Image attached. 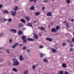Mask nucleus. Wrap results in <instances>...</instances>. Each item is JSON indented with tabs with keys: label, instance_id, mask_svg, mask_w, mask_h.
<instances>
[{
	"label": "nucleus",
	"instance_id": "nucleus-50",
	"mask_svg": "<svg viewBox=\"0 0 74 74\" xmlns=\"http://www.w3.org/2000/svg\"><path fill=\"white\" fill-rule=\"evenodd\" d=\"M72 41L73 42H74V38H73L72 40Z\"/></svg>",
	"mask_w": 74,
	"mask_h": 74
},
{
	"label": "nucleus",
	"instance_id": "nucleus-23",
	"mask_svg": "<svg viewBox=\"0 0 74 74\" xmlns=\"http://www.w3.org/2000/svg\"><path fill=\"white\" fill-rule=\"evenodd\" d=\"M51 15H52V14H51V13L50 12H48L47 14V16H51Z\"/></svg>",
	"mask_w": 74,
	"mask_h": 74
},
{
	"label": "nucleus",
	"instance_id": "nucleus-18",
	"mask_svg": "<svg viewBox=\"0 0 74 74\" xmlns=\"http://www.w3.org/2000/svg\"><path fill=\"white\" fill-rule=\"evenodd\" d=\"M31 10H34V6H32L30 8Z\"/></svg>",
	"mask_w": 74,
	"mask_h": 74
},
{
	"label": "nucleus",
	"instance_id": "nucleus-55",
	"mask_svg": "<svg viewBox=\"0 0 74 74\" xmlns=\"http://www.w3.org/2000/svg\"><path fill=\"white\" fill-rule=\"evenodd\" d=\"M69 21H71V18H69Z\"/></svg>",
	"mask_w": 74,
	"mask_h": 74
},
{
	"label": "nucleus",
	"instance_id": "nucleus-56",
	"mask_svg": "<svg viewBox=\"0 0 74 74\" xmlns=\"http://www.w3.org/2000/svg\"><path fill=\"white\" fill-rule=\"evenodd\" d=\"M73 36H74V32H73Z\"/></svg>",
	"mask_w": 74,
	"mask_h": 74
},
{
	"label": "nucleus",
	"instance_id": "nucleus-43",
	"mask_svg": "<svg viewBox=\"0 0 74 74\" xmlns=\"http://www.w3.org/2000/svg\"><path fill=\"white\" fill-rule=\"evenodd\" d=\"M43 46L41 45V46H40L39 47V48H40V49L42 48H43Z\"/></svg>",
	"mask_w": 74,
	"mask_h": 74
},
{
	"label": "nucleus",
	"instance_id": "nucleus-52",
	"mask_svg": "<svg viewBox=\"0 0 74 74\" xmlns=\"http://www.w3.org/2000/svg\"><path fill=\"white\" fill-rule=\"evenodd\" d=\"M30 52V50H28L27 51V52Z\"/></svg>",
	"mask_w": 74,
	"mask_h": 74
},
{
	"label": "nucleus",
	"instance_id": "nucleus-39",
	"mask_svg": "<svg viewBox=\"0 0 74 74\" xmlns=\"http://www.w3.org/2000/svg\"><path fill=\"white\" fill-rule=\"evenodd\" d=\"M7 20L5 18H4L3 20V22H6Z\"/></svg>",
	"mask_w": 74,
	"mask_h": 74
},
{
	"label": "nucleus",
	"instance_id": "nucleus-24",
	"mask_svg": "<svg viewBox=\"0 0 74 74\" xmlns=\"http://www.w3.org/2000/svg\"><path fill=\"white\" fill-rule=\"evenodd\" d=\"M20 21L21 22H23V23H25V19H21L20 20Z\"/></svg>",
	"mask_w": 74,
	"mask_h": 74
},
{
	"label": "nucleus",
	"instance_id": "nucleus-21",
	"mask_svg": "<svg viewBox=\"0 0 74 74\" xmlns=\"http://www.w3.org/2000/svg\"><path fill=\"white\" fill-rule=\"evenodd\" d=\"M12 70L13 71H14L15 72H17V71H18V70L16 68H13Z\"/></svg>",
	"mask_w": 74,
	"mask_h": 74
},
{
	"label": "nucleus",
	"instance_id": "nucleus-12",
	"mask_svg": "<svg viewBox=\"0 0 74 74\" xmlns=\"http://www.w3.org/2000/svg\"><path fill=\"white\" fill-rule=\"evenodd\" d=\"M27 40L29 41H34V39H33L32 38H29L27 39Z\"/></svg>",
	"mask_w": 74,
	"mask_h": 74
},
{
	"label": "nucleus",
	"instance_id": "nucleus-16",
	"mask_svg": "<svg viewBox=\"0 0 74 74\" xmlns=\"http://www.w3.org/2000/svg\"><path fill=\"white\" fill-rule=\"evenodd\" d=\"M27 26L30 27H32V23H28L27 24Z\"/></svg>",
	"mask_w": 74,
	"mask_h": 74
},
{
	"label": "nucleus",
	"instance_id": "nucleus-15",
	"mask_svg": "<svg viewBox=\"0 0 74 74\" xmlns=\"http://www.w3.org/2000/svg\"><path fill=\"white\" fill-rule=\"evenodd\" d=\"M63 73H64V71H63L61 70L59 72V74H63Z\"/></svg>",
	"mask_w": 74,
	"mask_h": 74
},
{
	"label": "nucleus",
	"instance_id": "nucleus-34",
	"mask_svg": "<svg viewBox=\"0 0 74 74\" xmlns=\"http://www.w3.org/2000/svg\"><path fill=\"white\" fill-rule=\"evenodd\" d=\"M6 53H10V51H9V50L7 49L6 50Z\"/></svg>",
	"mask_w": 74,
	"mask_h": 74
},
{
	"label": "nucleus",
	"instance_id": "nucleus-25",
	"mask_svg": "<svg viewBox=\"0 0 74 74\" xmlns=\"http://www.w3.org/2000/svg\"><path fill=\"white\" fill-rule=\"evenodd\" d=\"M22 33V32L21 31H18V34L19 35H21Z\"/></svg>",
	"mask_w": 74,
	"mask_h": 74
},
{
	"label": "nucleus",
	"instance_id": "nucleus-9",
	"mask_svg": "<svg viewBox=\"0 0 74 74\" xmlns=\"http://www.w3.org/2000/svg\"><path fill=\"white\" fill-rule=\"evenodd\" d=\"M46 40L50 42H51L52 41V39L51 38H46Z\"/></svg>",
	"mask_w": 74,
	"mask_h": 74
},
{
	"label": "nucleus",
	"instance_id": "nucleus-59",
	"mask_svg": "<svg viewBox=\"0 0 74 74\" xmlns=\"http://www.w3.org/2000/svg\"><path fill=\"white\" fill-rule=\"evenodd\" d=\"M44 74H47L46 73H45Z\"/></svg>",
	"mask_w": 74,
	"mask_h": 74
},
{
	"label": "nucleus",
	"instance_id": "nucleus-60",
	"mask_svg": "<svg viewBox=\"0 0 74 74\" xmlns=\"http://www.w3.org/2000/svg\"><path fill=\"white\" fill-rule=\"evenodd\" d=\"M16 1H17L18 0H16Z\"/></svg>",
	"mask_w": 74,
	"mask_h": 74
},
{
	"label": "nucleus",
	"instance_id": "nucleus-61",
	"mask_svg": "<svg viewBox=\"0 0 74 74\" xmlns=\"http://www.w3.org/2000/svg\"><path fill=\"white\" fill-rule=\"evenodd\" d=\"M73 28H74V27H73Z\"/></svg>",
	"mask_w": 74,
	"mask_h": 74
},
{
	"label": "nucleus",
	"instance_id": "nucleus-42",
	"mask_svg": "<svg viewBox=\"0 0 74 74\" xmlns=\"http://www.w3.org/2000/svg\"><path fill=\"white\" fill-rule=\"evenodd\" d=\"M23 26V24L22 23H21L20 24V26H19V27H20L21 26Z\"/></svg>",
	"mask_w": 74,
	"mask_h": 74
},
{
	"label": "nucleus",
	"instance_id": "nucleus-6",
	"mask_svg": "<svg viewBox=\"0 0 74 74\" xmlns=\"http://www.w3.org/2000/svg\"><path fill=\"white\" fill-rule=\"evenodd\" d=\"M56 31V30L55 29V28H52L51 30V32H52V33H54Z\"/></svg>",
	"mask_w": 74,
	"mask_h": 74
},
{
	"label": "nucleus",
	"instance_id": "nucleus-10",
	"mask_svg": "<svg viewBox=\"0 0 74 74\" xmlns=\"http://www.w3.org/2000/svg\"><path fill=\"white\" fill-rule=\"evenodd\" d=\"M16 12H12L11 13V14L12 16H15L16 15Z\"/></svg>",
	"mask_w": 74,
	"mask_h": 74
},
{
	"label": "nucleus",
	"instance_id": "nucleus-47",
	"mask_svg": "<svg viewBox=\"0 0 74 74\" xmlns=\"http://www.w3.org/2000/svg\"><path fill=\"white\" fill-rule=\"evenodd\" d=\"M2 7V5L0 4V8H1Z\"/></svg>",
	"mask_w": 74,
	"mask_h": 74
},
{
	"label": "nucleus",
	"instance_id": "nucleus-7",
	"mask_svg": "<svg viewBox=\"0 0 74 74\" xmlns=\"http://www.w3.org/2000/svg\"><path fill=\"white\" fill-rule=\"evenodd\" d=\"M19 60L20 61H22L23 60V56L22 55H21L20 56Z\"/></svg>",
	"mask_w": 74,
	"mask_h": 74
},
{
	"label": "nucleus",
	"instance_id": "nucleus-41",
	"mask_svg": "<svg viewBox=\"0 0 74 74\" xmlns=\"http://www.w3.org/2000/svg\"><path fill=\"white\" fill-rule=\"evenodd\" d=\"M73 49H72V48L70 49L69 51L70 52H72V51H73Z\"/></svg>",
	"mask_w": 74,
	"mask_h": 74
},
{
	"label": "nucleus",
	"instance_id": "nucleus-57",
	"mask_svg": "<svg viewBox=\"0 0 74 74\" xmlns=\"http://www.w3.org/2000/svg\"><path fill=\"white\" fill-rule=\"evenodd\" d=\"M26 29V28H24V29H23V30H24V29Z\"/></svg>",
	"mask_w": 74,
	"mask_h": 74
},
{
	"label": "nucleus",
	"instance_id": "nucleus-1",
	"mask_svg": "<svg viewBox=\"0 0 74 74\" xmlns=\"http://www.w3.org/2000/svg\"><path fill=\"white\" fill-rule=\"evenodd\" d=\"M13 60L14 62L13 64L14 66H18V65H19V61L18 60L15 58H14L13 59Z\"/></svg>",
	"mask_w": 74,
	"mask_h": 74
},
{
	"label": "nucleus",
	"instance_id": "nucleus-40",
	"mask_svg": "<svg viewBox=\"0 0 74 74\" xmlns=\"http://www.w3.org/2000/svg\"><path fill=\"white\" fill-rule=\"evenodd\" d=\"M64 74H69V72L66 71H65L64 72Z\"/></svg>",
	"mask_w": 74,
	"mask_h": 74
},
{
	"label": "nucleus",
	"instance_id": "nucleus-4",
	"mask_svg": "<svg viewBox=\"0 0 74 74\" xmlns=\"http://www.w3.org/2000/svg\"><path fill=\"white\" fill-rule=\"evenodd\" d=\"M38 28L39 29V30H42V31H44V30H45V28L43 27H38Z\"/></svg>",
	"mask_w": 74,
	"mask_h": 74
},
{
	"label": "nucleus",
	"instance_id": "nucleus-53",
	"mask_svg": "<svg viewBox=\"0 0 74 74\" xmlns=\"http://www.w3.org/2000/svg\"><path fill=\"white\" fill-rule=\"evenodd\" d=\"M45 7H43V8L42 10H45Z\"/></svg>",
	"mask_w": 74,
	"mask_h": 74
},
{
	"label": "nucleus",
	"instance_id": "nucleus-38",
	"mask_svg": "<svg viewBox=\"0 0 74 74\" xmlns=\"http://www.w3.org/2000/svg\"><path fill=\"white\" fill-rule=\"evenodd\" d=\"M3 33H1L0 34V37H1L3 36Z\"/></svg>",
	"mask_w": 74,
	"mask_h": 74
},
{
	"label": "nucleus",
	"instance_id": "nucleus-5",
	"mask_svg": "<svg viewBox=\"0 0 74 74\" xmlns=\"http://www.w3.org/2000/svg\"><path fill=\"white\" fill-rule=\"evenodd\" d=\"M1 12H2V13H5V14H8V13H9V12L7 10H3L1 11Z\"/></svg>",
	"mask_w": 74,
	"mask_h": 74
},
{
	"label": "nucleus",
	"instance_id": "nucleus-32",
	"mask_svg": "<svg viewBox=\"0 0 74 74\" xmlns=\"http://www.w3.org/2000/svg\"><path fill=\"white\" fill-rule=\"evenodd\" d=\"M8 22H11L12 21V19H11V18H9L8 19Z\"/></svg>",
	"mask_w": 74,
	"mask_h": 74
},
{
	"label": "nucleus",
	"instance_id": "nucleus-13",
	"mask_svg": "<svg viewBox=\"0 0 74 74\" xmlns=\"http://www.w3.org/2000/svg\"><path fill=\"white\" fill-rule=\"evenodd\" d=\"M45 56V54L43 53H40V58H42L43 56Z\"/></svg>",
	"mask_w": 74,
	"mask_h": 74
},
{
	"label": "nucleus",
	"instance_id": "nucleus-17",
	"mask_svg": "<svg viewBox=\"0 0 74 74\" xmlns=\"http://www.w3.org/2000/svg\"><path fill=\"white\" fill-rule=\"evenodd\" d=\"M51 51L53 53H55L56 52V49H52L51 50Z\"/></svg>",
	"mask_w": 74,
	"mask_h": 74
},
{
	"label": "nucleus",
	"instance_id": "nucleus-22",
	"mask_svg": "<svg viewBox=\"0 0 74 74\" xmlns=\"http://www.w3.org/2000/svg\"><path fill=\"white\" fill-rule=\"evenodd\" d=\"M27 39L26 38L25 39H23V43H25V42H27Z\"/></svg>",
	"mask_w": 74,
	"mask_h": 74
},
{
	"label": "nucleus",
	"instance_id": "nucleus-37",
	"mask_svg": "<svg viewBox=\"0 0 74 74\" xmlns=\"http://www.w3.org/2000/svg\"><path fill=\"white\" fill-rule=\"evenodd\" d=\"M43 62H48V60H47V59H45L43 60Z\"/></svg>",
	"mask_w": 74,
	"mask_h": 74
},
{
	"label": "nucleus",
	"instance_id": "nucleus-36",
	"mask_svg": "<svg viewBox=\"0 0 74 74\" xmlns=\"http://www.w3.org/2000/svg\"><path fill=\"white\" fill-rule=\"evenodd\" d=\"M10 44H11L12 42V40L11 39H10L9 41Z\"/></svg>",
	"mask_w": 74,
	"mask_h": 74
},
{
	"label": "nucleus",
	"instance_id": "nucleus-48",
	"mask_svg": "<svg viewBox=\"0 0 74 74\" xmlns=\"http://www.w3.org/2000/svg\"><path fill=\"white\" fill-rule=\"evenodd\" d=\"M23 45L22 44H20L19 45V46L20 47H21V46H22Z\"/></svg>",
	"mask_w": 74,
	"mask_h": 74
},
{
	"label": "nucleus",
	"instance_id": "nucleus-45",
	"mask_svg": "<svg viewBox=\"0 0 74 74\" xmlns=\"http://www.w3.org/2000/svg\"><path fill=\"white\" fill-rule=\"evenodd\" d=\"M63 46H65L66 45V43H64L62 44Z\"/></svg>",
	"mask_w": 74,
	"mask_h": 74
},
{
	"label": "nucleus",
	"instance_id": "nucleus-31",
	"mask_svg": "<svg viewBox=\"0 0 74 74\" xmlns=\"http://www.w3.org/2000/svg\"><path fill=\"white\" fill-rule=\"evenodd\" d=\"M25 38H26V36H23L22 37H21V38H22L23 40H24L25 39Z\"/></svg>",
	"mask_w": 74,
	"mask_h": 74
},
{
	"label": "nucleus",
	"instance_id": "nucleus-46",
	"mask_svg": "<svg viewBox=\"0 0 74 74\" xmlns=\"http://www.w3.org/2000/svg\"><path fill=\"white\" fill-rule=\"evenodd\" d=\"M68 42H70V43H71V41H70V40H68Z\"/></svg>",
	"mask_w": 74,
	"mask_h": 74
},
{
	"label": "nucleus",
	"instance_id": "nucleus-51",
	"mask_svg": "<svg viewBox=\"0 0 74 74\" xmlns=\"http://www.w3.org/2000/svg\"><path fill=\"white\" fill-rule=\"evenodd\" d=\"M71 21L72 22H74V20L72 19L71 20Z\"/></svg>",
	"mask_w": 74,
	"mask_h": 74
},
{
	"label": "nucleus",
	"instance_id": "nucleus-58",
	"mask_svg": "<svg viewBox=\"0 0 74 74\" xmlns=\"http://www.w3.org/2000/svg\"><path fill=\"white\" fill-rule=\"evenodd\" d=\"M2 74H5L4 73H3Z\"/></svg>",
	"mask_w": 74,
	"mask_h": 74
},
{
	"label": "nucleus",
	"instance_id": "nucleus-2",
	"mask_svg": "<svg viewBox=\"0 0 74 74\" xmlns=\"http://www.w3.org/2000/svg\"><path fill=\"white\" fill-rule=\"evenodd\" d=\"M64 23L66 24L65 25L67 28L69 29L70 26H69V23H68L66 21H65L64 22Z\"/></svg>",
	"mask_w": 74,
	"mask_h": 74
},
{
	"label": "nucleus",
	"instance_id": "nucleus-20",
	"mask_svg": "<svg viewBox=\"0 0 74 74\" xmlns=\"http://www.w3.org/2000/svg\"><path fill=\"white\" fill-rule=\"evenodd\" d=\"M60 27L59 25L57 26H56V30H59Z\"/></svg>",
	"mask_w": 74,
	"mask_h": 74
},
{
	"label": "nucleus",
	"instance_id": "nucleus-54",
	"mask_svg": "<svg viewBox=\"0 0 74 74\" xmlns=\"http://www.w3.org/2000/svg\"><path fill=\"white\" fill-rule=\"evenodd\" d=\"M33 23H36V21H33Z\"/></svg>",
	"mask_w": 74,
	"mask_h": 74
},
{
	"label": "nucleus",
	"instance_id": "nucleus-8",
	"mask_svg": "<svg viewBox=\"0 0 74 74\" xmlns=\"http://www.w3.org/2000/svg\"><path fill=\"white\" fill-rule=\"evenodd\" d=\"M11 32H12L14 33H16V30L14 29H10Z\"/></svg>",
	"mask_w": 74,
	"mask_h": 74
},
{
	"label": "nucleus",
	"instance_id": "nucleus-49",
	"mask_svg": "<svg viewBox=\"0 0 74 74\" xmlns=\"http://www.w3.org/2000/svg\"><path fill=\"white\" fill-rule=\"evenodd\" d=\"M3 48V47H0V50L2 49Z\"/></svg>",
	"mask_w": 74,
	"mask_h": 74
},
{
	"label": "nucleus",
	"instance_id": "nucleus-44",
	"mask_svg": "<svg viewBox=\"0 0 74 74\" xmlns=\"http://www.w3.org/2000/svg\"><path fill=\"white\" fill-rule=\"evenodd\" d=\"M44 1L45 2V3H47V1H47V0H44Z\"/></svg>",
	"mask_w": 74,
	"mask_h": 74
},
{
	"label": "nucleus",
	"instance_id": "nucleus-35",
	"mask_svg": "<svg viewBox=\"0 0 74 74\" xmlns=\"http://www.w3.org/2000/svg\"><path fill=\"white\" fill-rule=\"evenodd\" d=\"M26 48H27V47H26V46H24L23 48V50H25V49H26Z\"/></svg>",
	"mask_w": 74,
	"mask_h": 74
},
{
	"label": "nucleus",
	"instance_id": "nucleus-29",
	"mask_svg": "<svg viewBox=\"0 0 74 74\" xmlns=\"http://www.w3.org/2000/svg\"><path fill=\"white\" fill-rule=\"evenodd\" d=\"M36 65H33L32 66V68L33 69H34V70L36 69Z\"/></svg>",
	"mask_w": 74,
	"mask_h": 74
},
{
	"label": "nucleus",
	"instance_id": "nucleus-11",
	"mask_svg": "<svg viewBox=\"0 0 74 74\" xmlns=\"http://www.w3.org/2000/svg\"><path fill=\"white\" fill-rule=\"evenodd\" d=\"M29 71L28 70H26L24 71L23 73V74H28Z\"/></svg>",
	"mask_w": 74,
	"mask_h": 74
},
{
	"label": "nucleus",
	"instance_id": "nucleus-28",
	"mask_svg": "<svg viewBox=\"0 0 74 74\" xmlns=\"http://www.w3.org/2000/svg\"><path fill=\"white\" fill-rule=\"evenodd\" d=\"M18 9V6H16L14 8V11H16Z\"/></svg>",
	"mask_w": 74,
	"mask_h": 74
},
{
	"label": "nucleus",
	"instance_id": "nucleus-26",
	"mask_svg": "<svg viewBox=\"0 0 74 74\" xmlns=\"http://www.w3.org/2000/svg\"><path fill=\"white\" fill-rule=\"evenodd\" d=\"M25 19L27 20V21H30V18L28 17H26Z\"/></svg>",
	"mask_w": 74,
	"mask_h": 74
},
{
	"label": "nucleus",
	"instance_id": "nucleus-30",
	"mask_svg": "<svg viewBox=\"0 0 74 74\" xmlns=\"http://www.w3.org/2000/svg\"><path fill=\"white\" fill-rule=\"evenodd\" d=\"M62 66L63 67H66V64H62Z\"/></svg>",
	"mask_w": 74,
	"mask_h": 74
},
{
	"label": "nucleus",
	"instance_id": "nucleus-33",
	"mask_svg": "<svg viewBox=\"0 0 74 74\" xmlns=\"http://www.w3.org/2000/svg\"><path fill=\"white\" fill-rule=\"evenodd\" d=\"M30 2H32V1H34V2H36L37 1L36 0H29Z\"/></svg>",
	"mask_w": 74,
	"mask_h": 74
},
{
	"label": "nucleus",
	"instance_id": "nucleus-62",
	"mask_svg": "<svg viewBox=\"0 0 74 74\" xmlns=\"http://www.w3.org/2000/svg\"><path fill=\"white\" fill-rule=\"evenodd\" d=\"M0 52H1V51H0Z\"/></svg>",
	"mask_w": 74,
	"mask_h": 74
},
{
	"label": "nucleus",
	"instance_id": "nucleus-19",
	"mask_svg": "<svg viewBox=\"0 0 74 74\" xmlns=\"http://www.w3.org/2000/svg\"><path fill=\"white\" fill-rule=\"evenodd\" d=\"M35 15H36V16H38V15H39L40 14V13L39 12H36L35 13Z\"/></svg>",
	"mask_w": 74,
	"mask_h": 74
},
{
	"label": "nucleus",
	"instance_id": "nucleus-3",
	"mask_svg": "<svg viewBox=\"0 0 74 74\" xmlns=\"http://www.w3.org/2000/svg\"><path fill=\"white\" fill-rule=\"evenodd\" d=\"M19 45V43L18 42H16L15 43L12 47V48L14 49L16 48V47L17 45Z\"/></svg>",
	"mask_w": 74,
	"mask_h": 74
},
{
	"label": "nucleus",
	"instance_id": "nucleus-14",
	"mask_svg": "<svg viewBox=\"0 0 74 74\" xmlns=\"http://www.w3.org/2000/svg\"><path fill=\"white\" fill-rule=\"evenodd\" d=\"M34 37L35 39H36V40L38 39V36L37 35V34H35L34 35Z\"/></svg>",
	"mask_w": 74,
	"mask_h": 74
},
{
	"label": "nucleus",
	"instance_id": "nucleus-27",
	"mask_svg": "<svg viewBox=\"0 0 74 74\" xmlns=\"http://www.w3.org/2000/svg\"><path fill=\"white\" fill-rule=\"evenodd\" d=\"M66 1L67 4H69V3H70L71 1H70V0H66Z\"/></svg>",
	"mask_w": 74,
	"mask_h": 74
}]
</instances>
